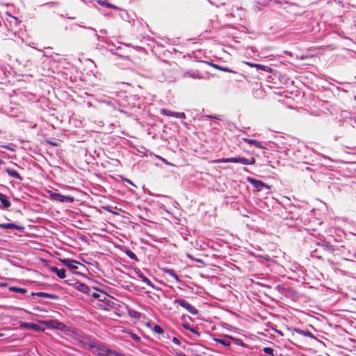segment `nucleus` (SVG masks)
I'll use <instances>...</instances> for the list:
<instances>
[{
  "instance_id": "nucleus-12",
  "label": "nucleus",
  "mask_w": 356,
  "mask_h": 356,
  "mask_svg": "<svg viewBox=\"0 0 356 356\" xmlns=\"http://www.w3.org/2000/svg\"><path fill=\"white\" fill-rule=\"evenodd\" d=\"M0 202L3 208H8L10 206V202L8 197L2 193H0Z\"/></svg>"
},
{
  "instance_id": "nucleus-15",
  "label": "nucleus",
  "mask_w": 356,
  "mask_h": 356,
  "mask_svg": "<svg viewBox=\"0 0 356 356\" xmlns=\"http://www.w3.org/2000/svg\"><path fill=\"white\" fill-rule=\"evenodd\" d=\"M139 277L141 279V280L145 283L147 285L151 286L152 288H154V285L153 283L149 280L147 277H145L143 274H140Z\"/></svg>"
},
{
  "instance_id": "nucleus-37",
  "label": "nucleus",
  "mask_w": 356,
  "mask_h": 356,
  "mask_svg": "<svg viewBox=\"0 0 356 356\" xmlns=\"http://www.w3.org/2000/svg\"><path fill=\"white\" fill-rule=\"evenodd\" d=\"M192 76H193V78H195V79H196V78L200 79V76H197V75H193Z\"/></svg>"
},
{
  "instance_id": "nucleus-30",
  "label": "nucleus",
  "mask_w": 356,
  "mask_h": 356,
  "mask_svg": "<svg viewBox=\"0 0 356 356\" xmlns=\"http://www.w3.org/2000/svg\"><path fill=\"white\" fill-rule=\"evenodd\" d=\"M304 335H305V336L309 337H313L312 334V333H310L309 332H304Z\"/></svg>"
},
{
  "instance_id": "nucleus-6",
  "label": "nucleus",
  "mask_w": 356,
  "mask_h": 356,
  "mask_svg": "<svg viewBox=\"0 0 356 356\" xmlns=\"http://www.w3.org/2000/svg\"><path fill=\"white\" fill-rule=\"evenodd\" d=\"M161 113L163 115L174 117L176 118L185 119L186 115L183 112H174L166 108L161 109Z\"/></svg>"
},
{
  "instance_id": "nucleus-31",
  "label": "nucleus",
  "mask_w": 356,
  "mask_h": 356,
  "mask_svg": "<svg viewBox=\"0 0 356 356\" xmlns=\"http://www.w3.org/2000/svg\"><path fill=\"white\" fill-rule=\"evenodd\" d=\"M248 50H250V51H252L253 53H254V51H255V47H253V46H250V47L248 49Z\"/></svg>"
},
{
  "instance_id": "nucleus-4",
  "label": "nucleus",
  "mask_w": 356,
  "mask_h": 356,
  "mask_svg": "<svg viewBox=\"0 0 356 356\" xmlns=\"http://www.w3.org/2000/svg\"><path fill=\"white\" fill-rule=\"evenodd\" d=\"M174 302L179 304L181 307H182L183 308L186 309L190 314H191L193 315L198 314L197 309H196L195 307H193L188 302H187L184 300L175 299L174 300Z\"/></svg>"
},
{
  "instance_id": "nucleus-10",
  "label": "nucleus",
  "mask_w": 356,
  "mask_h": 356,
  "mask_svg": "<svg viewBox=\"0 0 356 356\" xmlns=\"http://www.w3.org/2000/svg\"><path fill=\"white\" fill-rule=\"evenodd\" d=\"M0 227L2 229H17L19 230L21 227L14 223H0Z\"/></svg>"
},
{
  "instance_id": "nucleus-26",
  "label": "nucleus",
  "mask_w": 356,
  "mask_h": 356,
  "mask_svg": "<svg viewBox=\"0 0 356 356\" xmlns=\"http://www.w3.org/2000/svg\"><path fill=\"white\" fill-rule=\"evenodd\" d=\"M57 324H58V327H57L58 329L61 330H64V328L66 327V326L64 324L61 323H58Z\"/></svg>"
},
{
  "instance_id": "nucleus-23",
  "label": "nucleus",
  "mask_w": 356,
  "mask_h": 356,
  "mask_svg": "<svg viewBox=\"0 0 356 356\" xmlns=\"http://www.w3.org/2000/svg\"><path fill=\"white\" fill-rule=\"evenodd\" d=\"M264 352L266 354H269V355H273V349L270 348V347H265L264 349H263Z\"/></svg>"
},
{
  "instance_id": "nucleus-2",
  "label": "nucleus",
  "mask_w": 356,
  "mask_h": 356,
  "mask_svg": "<svg viewBox=\"0 0 356 356\" xmlns=\"http://www.w3.org/2000/svg\"><path fill=\"white\" fill-rule=\"evenodd\" d=\"M215 163H239L243 165H253L255 163L256 160L254 157H250L249 159H246L242 156H235L230 158H222L219 159H216L212 161Z\"/></svg>"
},
{
  "instance_id": "nucleus-27",
  "label": "nucleus",
  "mask_w": 356,
  "mask_h": 356,
  "mask_svg": "<svg viewBox=\"0 0 356 356\" xmlns=\"http://www.w3.org/2000/svg\"><path fill=\"white\" fill-rule=\"evenodd\" d=\"M3 147L7 149H9L10 151H15V148L10 146V145H3Z\"/></svg>"
},
{
  "instance_id": "nucleus-32",
  "label": "nucleus",
  "mask_w": 356,
  "mask_h": 356,
  "mask_svg": "<svg viewBox=\"0 0 356 356\" xmlns=\"http://www.w3.org/2000/svg\"><path fill=\"white\" fill-rule=\"evenodd\" d=\"M172 341L177 344L179 343V341L177 338H173Z\"/></svg>"
},
{
  "instance_id": "nucleus-36",
  "label": "nucleus",
  "mask_w": 356,
  "mask_h": 356,
  "mask_svg": "<svg viewBox=\"0 0 356 356\" xmlns=\"http://www.w3.org/2000/svg\"><path fill=\"white\" fill-rule=\"evenodd\" d=\"M126 181L130 184H133V183L131 182V181L129 180V179H126Z\"/></svg>"
},
{
  "instance_id": "nucleus-11",
  "label": "nucleus",
  "mask_w": 356,
  "mask_h": 356,
  "mask_svg": "<svg viewBox=\"0 0 356 356\" xmlns=\"http://www.w3.org/2000/svg\"><path fill=\"white\" fill-rule=\"evenodd\" d=\"M51 270L55 273L59 278L63 279L65 277V270L63 268L58 269L56 267H52Z\"/></svg>"
},
{
  "instance_id": "nucleus-22",
  "label": "nucleus",
  "mask_w": 356,
  "mask_h": 356,
  "mask_svg": "<svg viewBox=\"0 0 356 356\" xmlns=\"http://www.w3.org/2000/svg\"><path fill=\"white\" fill-rule=\"evenodd\" d=\"M106 356H124V355L113 350L109 349L108 352L107 353Z\"/></svg>"
},
{
  "instance_id": "nucleus-24",
  "label": "nucleus",
  "mask_w": 356,
  "mask_h": 356,
  "mask_svg": "<svg viewBox=\"0 0 356 356\" xmlns=\"http://www.w3.org/2000/svg\"><path fill=\"white\" fill-rule=\"evenodd\" d=\"M127 255L131 258V259H136V255L132 252H127Z\"/></svg>"
},
{
  "instance_id": "nucleus-18",
  "label": "nucleus",
  "mask_w": 356,
  "mask_h": 356,
  "mask_svg": "<svg viewBox=\"0 0 356 356\" xmlns=\"http://www.w3.org/2000/svg\"><path fill=\"white\" fill-rule=\"evenodd\" d=\"M10 290L15 292H18L21 293H25L27 292V289L24 288H18L15 286H12L10 288Z\"/></svg>"
},
{
  "instance_id": "nucleus-17",
  "label": "nucleus",
  "mask_w": 356,
  "mask_h": 356,
  "mask_svg": "<svg viewBox=\"0 0 356 356\" xmlns=\"http://www.w3.org/2000/svg\"><path fill=\"white\" fill-rule=\"evenodd\" d=\"M167 273L170 277H173L177 282H181L179 277L173 270H168Z\"/></svg>"
},
{
  "instance_id": "nucleus-16",
  "label": "nucleus",
  "mask_w": 356,
  "mask_h": 356,
  "mask_svg": "<svg viewBox=\"0 0 356 356\" xmlns=\"http://www.w3.org/2000/svg\"><path fill=\"white\" fill-rule=\"evenodd\" d=\"M167 273L170 277H173L177 282H181L179 277L173 270H168Z\"/></svg>"
},
{
  "instance_id": "nucleus-25",
  "label": "nucleus",
  "mask_w": 356,
  "mask_h": 356,
  "mask_svg": "<svg viewBox=\"0 0 356 356\" xmlns=\"http://www.w3.org/2000/svg\"><path fill=\"white\" fill-rule=\"evenodd\" d=\"M131 338H132L134 341H140V338L138 335H136V334H131Z\"/></svg>"
},
{
  "instance_id": "nucleus-3",
  "label": "nucleus",
  "mask_w": 356,
  "mask_h": 356,
  "mask_svg": "<svg viewBox=\"0 0 356 356\" xmlns=\"http://www.w3.org/2000/svg\"><path fill=\"white\" fill-rule=\"evenodd\" d=\"M49 197L51 200L60 202H69L72 203L74 202V197L72 196H66L61 195L58 193L49 191Z\"/></svg>"
},
{
  "instance_id": "nucleus-29",
  "label": "nucleus",
  "mask_w": 356,
  "mask_h": 356,
  "mask_svg": "<svg viewBox=\"0 0 356 356\" xmlns=\"http://www.w3.org/2000/svg\"><path fill=\"white\" fill-rule=\"evenodd\" d=\"M89 295H90V293ZM91 296L95 298H98L99 297V295L95 292H93L92 293H91Z\"/></svg>"
},
{
  "instance_id": "nucleus-28",
  "label": "nucleus",
  "mask_w": 356,
  "mask_h": 356,
  "mask_svg": "<svg viewBox=\"0 0 356 356\" xmlns=\"http://www.w3.org/2000/svg\"><path fill=\"white\" fill-rule=\"evenodd\" d=\"M105 5L108 8H117V7L110 3H106Z\"/></svg>"
},
{
  "instance_id": "nucleus-33",
  "label": "nucleus",
  "mask_w": 356,
  "mask_h": 356,
  "mask_svg": "<svg viewBox=\"0 0 356 356\" xmlns=\"http://www.w3.org/2000/svg\"><path fill=\"white\" fill-rule=\"evenodd\" d=\"M257 56H258V57H260V58H265V57H266V55H264V54H259L257 55Z\"/></svg>"
},
{
  "instance_id": "nucleus-1",
  "label": "nucleus",
  "mask_w": 356,
  "mask_h": 356,
  "mask_svg": "<svg viewBox=\"0 0 356 356\" xmlns=\"http://www.w3.org/2000/svg\"><path fill=\"white\" fill-rule=\"evenodd\" d=\"M85 346L98 356H106L110 349L104 343L94 340H88L85 343Z\"/></svg>"
},
{
  "instance_id": "nucleus-38",
  "label": "nucleus",
  "mask_w": 356,
  "mask_h": 356,
  "mask_svg": "<svg viewBox=\"0 0 356 356\" xmlns=\"http://www.w3.org/2000/svg\"><path fill=\"white\" fill-rule=\"evenodd\" d=\"M114 54L120 56L118 52H114Z\"/></svg>"
},
{
  "instance_id": "nucleus-19",
  "label": "nucleus",
  "mask_w": 356,
  "mask_h": 356,
  "mask_svg": "<svg viewBox=\"0 0 356 356\" xmlns=\"http://www.w3.org/2000/svg\"><path fill=\"white\" fill-rule=\"evenodd\" d=\"M216 341L218 343H220V344H222V345H223V346H229L230 345V341H229V339H216Z\"/></svg>"
},
{
  "instance_id": "nucleus-8",
  "label": "nucleus",
  "mask_w": 356,
  "mask_h": 356,
  "mask_svg": "<svg viewBox=\"0 0 356 356\" xmlns=\"http://www.w3.org/2000/svg\"><path fill=\"white\" fill-rule=\"evenodd\" d=\"M76 289L86 294L90 293V289L89 288L88 286L83 283H78L76 286Z\"/></svg>"
},
{
  "instance_id": "nucleus-7",
  "label": "nucleus",
  "mask_w": 356,
  "mask_h": 356,
  "mask_svg": "<svg viewBox=\"0 0 356 356\" xmlns=\"http://www.w3.org/2000/svg\"><path fill=\"white\" fill-rule=\"evenodd\" d=\"M243 140L247 143L249 145H254L255 147L259 148V149H264L265 147H264V145L261 144V142L259 141H257L256 140H252V139H249V138H243Z\"/></svg>"
},
{
  "instance_id": "nucleus-35",
  "label": "nucleus",
  "mask_w": 356,
  "mask_h": 356,
  "mask_svg": "<svg viewBox=\"0 0 356 356\" xmlns=\"http://www.w3.org/2000/svg\"><path fill=\"white\" fill-rule=\"evenodd\" d=\"M206 118H215V119L217 118L216 117H213L211 115H206Z\"/></svg>"
},
{
  "instance_id": "nucleus-14",
  "label": "nucleus",
  "mask_w": 356,
  "mask_h": 356,
  "mask_svg": "<svg viewBox=\"0 0 356 356\" xmlns=\"http://www.w3.org/2000/svg\"><path fill=\"white\" fill-rule=\"evenodd\" d=\"M245 64L250 66V67H256L257 70H265V71H267V68L268 67L265 66V65H259V64H255V63H250V62H244Z\"/></svg>"
},
{
  "instance_id": "nucleus-13",
  "label": "nucleus",
  "mask_w": 356,
  "mask_h": 356,
  "mask_svg": "<svg viewBox=\"0 0 356 356\" xmlns=\"http://www.w3.org/2000/svg\"><path fill=\"white\" fill-rule=\"evenodd\" d=\"M64 264L71 269H76L79 262L74 260L67 259L63 261Z\"/></svg>"
},
{
  "instance_id": "nucleus-20",
  "label": "nucleus",
  "mask_w": 356,
  "mask_h": 356,
  "mask_svg": "<svg viewBox=\"0 0 356 356\" xmlns=\"http://www.w3.org/2000/svg\"><path fill=\"white\" fill-rule=\"evenodd\" d=\"M37 295L39 297L49 298H51V299H55L56 298V296L54 295H51V294H49V293H43V292L38 293Z\"/></svg>"
},
{
  "instance_id": "nucleus-21",
  "label": "nucleus",
  "mask_w": 356,
  "mask_h": 356,
  "mask_svg": "<svg viewBox=\"0 0 356 356\" xmlns=\"http://www.w3.org/2000/svg\"><path fill=\"white\" fill-rule=\"evenodd\" d=\"M153 330H154L155 332H156V333H158V334H163V332H163V330L162 329V327H161V326L158 325H155L154 326V327H153Z\"/></svg>"
},
{
  "instance_id": "nucleus-5",
  "label": "nucleus",
  "mask_w": 356,
  "mask_h": 356,
  "mask_svg": "<svg viewBox=\"0 0 356 356\" xmlns=\"http://www.w3.org/2000/svg\"><path fill=\"white\" fill-rule=\"evenodd\" d=\"M247 180L253 186L257 191H260L264 188L269 189L268 186L260 180H257L252 177H248Z\"/></svg>"
},
{
  "instance_id": "nucleus-9",
  "label": "nucleus",
  "mask_w": 356,
  "mask_h": 356,
  "mask_svg": "<svg viewBox=\"0 0 356 356\" xmlns=\"http://www.w3.org/2000/svg\"><path fill=\"white\" fill-rule=\"evenodd\" d=\"M5 170L9 176L15 178L18 180L22 179L19 174L15 170L11 168H6Z\"/></svg>"
},
{
  "instance_id": "nucleus-34",
  "label": "nucleus",
  "mask_w": 356,
  "mask_h": 356,
  "mask_svg": "<svg viewBox=\"0 0 356 356\" xmlns=\"http://www.w3.org/2000/svg\"><path fill=\"white\" fill-rule=\"evenodd\" d=\"M222 70L225 71V72H231L232 71L230 70H229L228 68H222L221 69Z\"/></svg>"
}]
</instances>
